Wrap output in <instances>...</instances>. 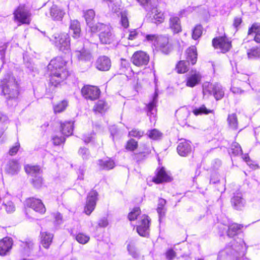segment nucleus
Wrapping results in <instances>:
<instances>
[{
    "instance_id": "obj_1",
    "label": "nucleus",
    "mask_w": 260,
    "mask_h": 260,
    "mask_svg": "<svg viewBox=\"0 0 260 260\" xmlns=\"http://www.w3.org/2000/svg\"><path fill=\"white\" fill-rule=\"evenodd\" d=\"M66 61L62 57H57L52 59L48 65V69L51 76L56 77L58 82L66 79L69 75V72L66 68Z\"/></svg>"
},
{
    "instance_id": "obj_2",
    "label": "nucleus",
    "mask_w": 260,
    "mask_h": 260,
    "mask_svg": "<svg viewBox=\"0 0 260 260\" xmlns=\"http://www.w3.org/2000/svg\"><path fill=\"white\" fill-rule=\"evenodd\" d=\"M100 31L99 38L101 42L104 44H110L115 40V35L112 32L111 26L101 23H96V26L92 27V32Z\"/></svg>"
},
{
    "instance_id": "obj_3",
    "label": "nucleus",
    "mask_w": 260,
    "mask_h": 260,
    "mask_svg": "<svg viewBox=\"0 0 260 260\" xmlns=\"http://www.w3.org/2000/svg\"><path fill=\"white\" fill-rule=\"evenodd\" d=\"M2 92L7 95L6 99L15 100L19 94L18 85L13 77L10 76L9 80L5 79L2 82Z\"/></svg>"
},
{
    "instance_id": "obj_4",
    "label": "nucleus",
    "mask_w": 260,
    "mask_h": 260,
    "mask_svg": "<svg viewBox=\"0 0 260 260\" xmlns=\"http://www.w3.org/2000/svg\"><path fill=\"white\" fill-rule=\"evenodd\" d=\"M186 60H181L176 65V69L178 73H184L188 70L189 62L192 64L196 63L197 59V49L191 46L186 51Z\"/></svg>"
},
{
    "instance_id": "obj_5",
    "label": "nucleus",
    "mask_w": 260,
    "mask_h": 260,
    "mask_svg": "<svg viewBox=\"0 0 260 260\" xmlns=\"http://www.w3.org/2000/svg\"><path fill=\"white\" fill-rule=\"evenodd\" d=\"M51 41L62 51H68L70 48V37L68 34H55Z\"/></svg>"
},
{
    "instance_id": "obj_6",
    "label": "nucleus",
    "mask_w": 260,
    "mask_h": 260,
    "mask_svg": "<svg viewBox=\"0 0 260 260\" xmlns=\"http://www.w3.org/2000/svg\"><path fill=\"white\" fill-rule=\"evenodd\" d=\"M15 20L21 24H29L31 21V13L24 6H20L14 12Z\"/></svg>"
},
{
    "instance_id": "obj_7",
    "label": "nucleus",
    "mask_w": 260,
    "mask_h": 260,
    "mask_svg": "<svg viewBox=\"0 0 260 260\" xmlns=\"http://www.w3.org/2000/svg\"><path fill=\"white\" fill-rule=\"evenodd\" d=\"M98 193L94 190H92L88 193L84 209V212L86 215H90L94 210L98 201Z\"/></svg>"
},
{
    "instance_id": "obj_8",
    "label": "nucleus",
    "mask_w": 260,
    "mask_h": 260,
    "mask_svg": "<svg viewBox=\"0 0 260 260\" xmlns=\"http://www.w3.org/2000/svg\"><path fill=\"white\" fill-rule=\"evenodd\" d=\"M212 45L215 49L219 50L222 53L229 51L232 47L231 42L225 37L213 39Z\"/></svg>"
},
{
    "instance_id": "obj_9",
    "label": "nucleus",
    "mask_w": 260,
    "mask_h": 260,
    "mask_svg": "<svg viewBox=\"0 0 260 260\" xmlns=\"http://www.w3.org/2000/svg\"><path fill=\"white\" fill-rule=\"evenodd\" d=\"M81 94L87 100L92 101L99 98L100 90L96 86L87 85L82 87Z\"/></svg>"
},
{
    "instance_id": "obj_10",
    "label": "nucleus",
    "mask_w": 260,
    "mask_h": 260,
    "mask_svg": "<svg viewBox=\"0 0 260 260\" xmlns=\"http://www.w3.org/2000/svg\"><path fill=\"white\" fill-rule=\"evenodd\" d=\"M150 222V219L148 216L143 215L141 217L137 226V231L139 235L145 237L149 235Z\"/></svg>"
},
{
    "instance_id": "obj_11",
    "label": "nucleus",
    "mask_w": 260,
    "mask_h": 260,
    "mask_svg": "<svg viewBox=\"0 0 260 260\" xmlns=\"http://www.w3.org/2000/svg\"><path fill=\"white\" fill-rule=\"evenodd\" d=\"M158 4V0H150V5L152 6L151 8L149 9L151 12L150 17H151L152 22L155 23H161L164 20V13L157 8Z\"/></svg>"
},
{
    "instance_id": "obj_12",
    "label": "nucleus",
    "mask_w": 260,
    "mask_h": 260,
    "mask_svg": "<svg viewBox=\"0 0 260 260\" xmlns=\"http://www.w3.org/2000/svg\"><path fill=\"white\" fill-rule=\"evenodd\" d=\"M149 61V55L145 52L142 51L136 52L132 57V62L138 67L146 66L148 64Z\"/></svg>"
},
{
    "instance_id": "obj_13",
    "label": "nucleus",
    "mask_w": 260,
    "mask_h": 260,
    "mask_svg": "<svg viewBox=\"0 0 260 260\" xmlns=\"http://www.w3.org/2000/svg\"><path fill=\"white\" fill-rule=\"evenodd\" d=\"M242 244L238 246V248L236 245H232V248H226L225 249L220 251L219 252L218 256V260H231L232 259V254L234 255L235 252H239L243 249V241H242Z\"/></svg>"
},
{
    "instance_id": "obj_14",
    "label": "nucleus",
    "mask_w": 260,
    "mask_h": 260,
    "mask_svg": "<svg viewBox=\"0 0 260 260\" xmlns=\"http://www.w3.org/2000/svg\"><path fill=\"white\" fill-rule=\"evenodd\" d=\"M26 206L32 208L36 212L44 214L46 212V208L41 200L34 198L27 199L25 201Z\"/></svg>"
},
{
    "instance_id": "obj_15",
    "label": "nucleus",
    "mask_w": 260,
    "mask_h": 260,
    "mask_svg": "<svg viewBox=\"0 0 260 260\" xmlns=\"http://www.w3.org/2000/svg\"><path fill=\"white\" fill-rule=\"evenodd\" d=\"M154 46L165 54H168L171 48L169 37L166 36H159L156 43H154Z\"/></svg>"
},
{
    "instance_id": "obj_16",
    "label": "nucleus",
    "mask_w": 260,
    "mask_h": 260,
    "mask_svg": "<svg viewBox=\"0 0 260 260\" xmlns=\"http://www.w3.org/2000/svg\"><path fill=\"white\" fill-rule=\"evenodd\" d=\"M20 169L21 166L19 163L15 159H11L8 161L5 167V172L11 176L18 174Z\"/></svg>"
},
{
    "instance_id": "obj_17",
    "label": "nucleus",
    "mask_w": 260,
    "mask_h": 260,
    "mask_svg": "<svg viewBox=\"0 0 260 260\" xmlns=\"http://www.w3.org/2000/svg\"><path fill=\"white\" fill-rule=\"evenodd\" d=\"M201 78L202 76L199 72L196 70H191L187 75L186 86L190 87L195 86L200 83Z\"/></svg>"
},
{
    "instance_id": "obj_18",
    "label": "nucleus",
    "mask_w": 260,
    "mask_h": 260,
    "mask_svg": "<svg viewBox=\"0 0 260 260\" xmlns=\"http://www.w3.org/2000/svg\"><path fill=\"white\" fill-rule=\"evenodd\" d=\"M208 90L210 94L213 95L216 100L221 99L224 96V92L223 88L218 83L209 84Z\"/></svg>"
},
{
    "instance_id": "obj_19",
    "label": "nucleus",
    "mask_w": 260,
    "mask_h": 260,
    "mask_svg": "<svg viewBox=\"0 0 260 260\" xmlns=\"http://www.w3.org/2000/svg\"><path fill=\"white\" fill-rule=\"evenodd\" d=\"M13 245V240L9 237H5L0 241V255L5 256L10 253Z\"/></svg>"
},
{
    "instance_id": "obj_20",
    "label": "nucleus",
    "mask_w": 260,
    "mask_h": 260,
    "mask_svg": "<svg viewBox=\"0 0 260 260\" xmlns=\"http://www.w3.org/2000/svg\"><path fill=\"white\" fill-rule=\"evenodd\" d=\"M75 56L80 60L84 61H90L93 59L92 55L90 51L84 47L77 48L75 52Z\"/></svg>"
},
{
    "instance_id": "obj_21",
    "label": "nucleus",
    "mask_w": 260,
    "mask_h": 260,
    "mask_svg": "<svg viewBox=\"0 0 260 260\" xmlns=\"http://www.w3.org/2000/svg\"><path fill=\"white\" fill-rule=\"evenodd\" d=\"M65 14L64 11L59 8L56 5H53L49 9V16L47 14L46 15L50 17L53 20H61Z\"/></svg>"
},
{
    "instance_id": "obj_22",
    "label": "nucleus",
    "mask_w": 260,
    "mask_h": 260,
    "mask_svg": "<svg viewBox=\"0 0 260 260\" xmlns=\"http://www.w3.org/2000/svg\"><path fill=\"white\" fill-rule=\"evenodd\" d=\"M171 180V177L166 172L164 167L156 170V176L153 178V182L157 184L169 182Z\"/></svg>"
},
{
    "instance_id": "obj_23",
    "label": "nucleus",
    "mask_w": 260,
    "mask_h": 260,
    "mask_svg": "<svg viewBox=\"0 0 260 260\" xmlns=\"http://www.w3.org/2000/svg\"><path fill=\"white\" fill-rule=\"evenodd\" d=\"M233 207L236 210H241L245 205V201L242 198L241 192H237L234 193L231 199Z\"/></svg>"
},
{
    "instance_id": "obj_24",
    "label": "nucleus",
    "mask_w": 260,
    "mask_h": 260,
    "mask_svg": "<svg viewBox=\"0 0 260 260\" xmlns=\"http://www.w3.org/2000/svg\"><path fill=\"white\" fill-rule=\"evenodd\" d=\"M96 67L101 71L109 70L111 67L110 59L105 56L100 57L96 61Z\"/></svg>"
},
{
    "instance_id": "obj_25",
    "label": "nucleus",
    "mask_w": 260,
    "mask_h": 260,
    "mask_svg": "<svg viewBox=\"0 0 260 260\" xmlns=\"http://www.w3.org/2000/svg\"><path fill=\"white\" fill-rule=\"evenodd\" d=\"M158 93L155 90L154 94L153 99L147 105V115L150 117V120L152 117H155L156 115V106L157 102Z\"/></svg>"
},
{
    "instance_id": "obj_26",
    "label": "nucleus",
    "mask_w": 260,
    "mask_h": 260,
    "mask_svg": "<svg viewBox=\"0 0 260 260\" xmlns=\"http://www.w3.org/2000/svg\"><path fill=\"white\" fill-rule=\"evenodd\" d=\"M248 35L254 36V40L260 43V24L255 23L249 28Z\"/></svg>"
},
{
    "instance_id": "obj_27",
    "label": "nucleus",
    "mask_w": 260,
    "mask_h": 260,
    "mask_svg": "<svg viewBox=\"0 0 260 260\" xmlns=\"http://www.w3.org/2000/svg\"><path fill=\"white\" fill-rule=\"evenodd\" d=\"M178 154L182 156H185L191 151V146L188 141H184L180 142L177 147Z\"/></svg>"
},
{
    "instance_id": "obj_28",
    "label": "nucleus",
    "mask_w": 260,
    "mask_h": 260,
    "mask_svg": "<svg viewBox=\"0 0 260 260\" xmlns=\"http://www.w3.org/2000/svg\"><path fill=\"white\" fill-rule=\"evenodd\" d=\"M69 28L70 32L72 33V37L74 38H78L80 37L81 28L80 23L78 20H71Z\"/></svg>"
},
{
    "instance_id": "obj_29",
    "label": "nucleus",
    "mask_w": 260,
    "mask_h": 260,
    "mask_svg": "<svg viewBox=\"0 0 260 260\" xmlns=\"http://www.w3.org/2000/svg\"><path fill=\"white\" fill-rule=\"evenodd\" d=\"M41 243L42 246L46 249H48L52 242L53 235L47 232H41Z\"/></svg>"
},
{
    "instance_id": "obj_30",
    "label": "nucleus",
    "mask_w": 260,
    "mask_h": 260,
    "mask_svg": "<svg viewBox=\"0 0 260 260\" xmlns=\"http://www.w3.org/2000/svg\"><path fill=\"white\" fill-rule=\"evenodd\" d=\"M84 16L87 25L89 26L91 31L92 32V27L96 26V23L94 24L93 22V20L95 16L94 11L92 9L88 10L84 13Z\"/></svg>"
},
{
    "instance_id": "obj_31",
    "label": "nucleus",
    "mask_w": 260,
    "mask_h": 260,
    "mask_svg": "<svg viewBox=\"0 0 260 260\" xmlns=\"http://www.w3.org/2000/svg\"><path fill=\"white\" fill-rule=\"evenodd\" d=\"M98 165L102 170H109L113 169L115 166V163L110 158L99 159L98 161Z\"/></svg>"
},
{
    "instance_id": "obj_32",
    "label": "nucleus",
    "mask_w": 260,
    "mask_h": 260,
    "mask_svg": "<svg viewBox=\"0 0 260 260\" xmlns=\"http://www.w3.org/2000/svg\"><path fill=\"white\" fill-rule=\"evenodd\" d=\"M170 27L174 33L181 31L180 19L178 17L173 16L170 19Z\"/></svg>"
},
{
    "instance_id": "obj_33",
    "label": "nucleus",
    "mask_w": 260,
    "mask_h": 260,
    "mask_svg": "<svg viewBox=\"0 0 260 260\" xmlns=\"http://www.w3.org/2000/svg\"><path fill=\"white\" fill-rule=\"evenodd\" d=\"M61 130L64 136L67 137L71 136L73 133V122L68 121L61 123Z\"/></svg>"
},
{
    "instance_id": "obj_34",
    "label": "nucleus",
    "mask_w": 260,
    "mask_h": 260,
    "mask_svg": "<svg viewBox=\"0 0 260 260\" xmlns=\"http://www.w3.org/2000/svg\"><path fill=\"white\" fill-rule=\"evenodd\" d=\"M108 109L107 103L103 100H99L93 107V110L96 113H105Z\"/></svg>"
},
{
    "instance_id": "obj_35",
    "label": "nucleus",
    "mask_w": 260,
    "mask_h": 260,
    "mask_svg": "<svg viewBox=\"0 0 260 260\" xmlns=\"http://www.w3.org/2000/svg\"><path fill=\"white\" fill-rule=\"evenodd\" d=\"M26 173L31 177H34L41 174V169L38 166H31L27 165L24 167Z\"/></svg>"
},
{
    "instance_id": "obj_36",
    "label": "nucleus",
    "mask_w": 260,
    "mask_h": 260,
    "mask_svg": "<svg viewBox=\"0 0 260 260\" xmlns=\"http://www.w3.org/2000/svg\"><path fill=\"white\" fill-rule=\"evenodd\" d=\"M166 204V201L162 198H160L158 200L157 212L159 216V220L160 221L162 217H163L166 211V209L165 207Z\"/></svg>"
},
{
    "instance_id": "obj_37",
    "label": "nucleus",
    "mask_w": 260,
    "mask_h": 260,
    "mask_svg": "<svg viewBox=\"0 0 260 260\" xmlns=\"http://www.w3.org/2000/svg\"><path fill=\"white\" fill-rule=\"evenodd\" d=\"M243 226L241 224H238L234 223L229 226V229L227 232V235L229 237H233L236 235L238 231L240 230Z\"/></svg>"
},
{
    "instance_id": "obj_38",
    "label": "nucleus",
    "mask_w": 260,
    "mask_h": 260,
    "mask_svg": "<svg viewBox=\"0 0 260 260\" xmlns=\"http://www.w3.org/2000/svg\"><path fill=\"white\" fill-rule=\"evenodd\" d=\"M247 54L248 58L250 59H256L260 58V47H253L247 50Z\"/></svg>"
},
{
    "instance_id": "obj_39",
    "label": "nucleus",
    "mask_w": 260,
    "mask_h": 260,
    "mask_svg": "<svg viewBox=\"0 0 260 260\" xmlns=\"http://www.w3.org/2000/svg\"><path fill=\"white\" fill-rule=\"evenodd\" d=\"M34 244L32 241H27L26 242H21L20 246L22 248L23 252L26 254L28 253L32 250Z\"/></svg>"
},
{
    "instance_id": "obj_40",
    "label": "nucleus",
    "mask_w": 260,
    "mask_h": 260,
    "mask_svg": "<svg viewBox=\"0 0 260 260\" xmlns=\"http://www.w3.org/2000/svg\"><path fill=\"white\" fill-rule=\"evenodd\" d=\"M227 120L228 124L231 128L233 129H236L238 128V120L235 114H230Z\"/></svg>"
},
{
    "instance_id": "obj_41",
    "label": "nucleus",
    "mask_w": 260,
    "mask_h": 260,
    "mask_svg": "<svg viewBox=\"0 0 260 260\" xmlns=\"http://www.w3.org/2000/svg\"><path fill=\"white\" fill-rule=\"evenodd\" d=\"M242 149L240 145L237 142H234L231 145L229 153L234 156L242 154Z\"/></svg>"
},
{
    "instance_id": "obj_42",
    "label": "nucleus",
    "mask_w": 260,
    "mask_h": 260,
    "mask_svg": "<svg viewBox=\"0 0 260 260\" xmlns=\"http://www.w3.org/2000/svg\"><path fill=\"white\" fill-rule=\"evenodd\" d=\"M212 110L207 109L205 105H202L198 108L193 109L192 112L196 116H198L203 114H208L209 113H212Z\"/></svg>"
},
{
    "instance_id": "obj_43",
    "label": "nucleus",
    "mask_w": 260,
    "mask_h": 260,
    "mask_svg": "<svg viewBox=\"0 0 260 260\" xmlns=\"http://www.w3.org/2000/svg\"><path fill=\"white\" fill-rule=\"evenodd\" d=\"M2 205L8 213H12L15 211V206L12 201L4 203Z\"/></svg>"
},
{
    "instance_id": "obj_44",
    "label": "nucleus",
    "mask_w": 260,
    "mask_h": 260,
    "mask_svg": "<svg viewBox=\"0 0 260 260\" xmlns=\"http://www.w3.org/2000/svg\"><path fill=\"white\" fill-rule=\"evenodd\" d=\"M76 240L80 244H85L88 242L90 237L83 233H79L76 237Z\"/></svg>"
},
{
    "instance_id": "obj_45",
    "label": "nucleus",
    "mask_w": 260,
    "mask_h": 260,
    "mask_svg": "<svg viewBox=\"0 0 260 260\" xmlns=\"http://www.w3.org/2000/svg\"><path fill=\"white\" fill-rule=\"evenodd\" d=\"M162 134L157 129H153L148 132V137L153 140H157L161 137Z\"/></svg>"
},
{
    "instance_id": "obj_46",
    "label": "nucleus",
    "mask_w": 260,
    "mask_h": 260,
    "mask_svg": "<svg viewBox=\"0 0 260 260\" xmlns=\"http://www.w3.org/2000/svg\"><path fill=\"white\" fill-rule=\"evenodd\" d=\"M202 34V27L201 25H197L193 29L192 34V38L194 40L199 38Z\"/></svg>"
},
{
    "instance_id": "obj_47",
    "label": "nucleus",
    "mask_w": 260,
    "mask_h": 260,
    "mask_svg": "<svg viewBox=\"0 0 260 260\" xmlns=\"http://www.w3.org/2000/svg\"><path fill=\"white\" fill-rule=\"evenodd\" d=\"M141 213L140 209L138 207L134 208L133 210L128 214V218L129 220L132 221L137 219L138 215Z\"/></svg>"
},
{
    "instance_id": "obj_48",
    "label": "nucleus",
    "mask_w": 260,
    "mask_h": 260,
    "mask_svg": "<svg viewBox=\"0 0 260 260\" xmlns=\"http://www.w3.org/2000/svg\"><path fill=\"white\" fill-rule=\"evenodd\" d=\"M67 106V102L63 101L54 106V110L55 113H60L62 112Z\"/></svg>"
},
{
    "instance_id": "obj_49",
    "label": "nucleus",
    "mask_w": 260,
    "mask_h": 260,
    "mask_svg": "<svg viewBox=\"0 0 260 260\" xmlns=\"http://www.w3.org/2000/svg\"><path fill=\"white\" fill-rule=\"evenodd\" d=\"M127 13L124 11L121 13V23L124 27L127 28L129 26V22L127 18Z\"/></svg>"
},
{
    "instance_id": "obj_50",
    "label": "nucleus",
    "mask_w": 260,
    "mask_h": 260,
    "mask_svg": "<svg viewBox=\"0 0 260 260\" xmlns=\"http://www.w3.org/2000/svg\"><path fill=\"white\" fill-rule=\"evenodd\" d=\"M78 153L84 159H87L89 157V152L88 149L85 147H80Z\"/></svg>"
},
{
    "instance_id": "obj_51",
    "label": "nucleus",
    "mask_w": 260,
    "mask_h": 260,
    "mask_svg": "<svg viewBox=\"0 0 260 260\" xmlns=\"http://www.w3.org/2000/svg\"><path fill=\"white\" fill-rule=\"evenodd\" d=\"M33 185L36 187H39L42 184V178L41 174L32 179Z\"/></svg>"
},
{
    "instance_id": "obj_52",
    "label": "nucleus",
    "mask_w": 260,
    "mask_h": 260,
    "mask_svg": "<svg viewBox=\"0 0 260 260\" xmlns=\"http://www.w3.org/2000/svg\"><path fill=\"white\" fill-rule=\"evenodd\" d=\"M138 147V143L134 139L129 140L126 144V148L131 151L136 149Z\"/></svg>"
},
{
    "instance_id": "obj_53",
    "label": "nucleus",
    "mask_w": 260,
    "mask_h": 260,
    "mask_svg": "<svg viewBox=\"0 0 260 260\" xmlns=\"http://www.w3.org/2000/svg\"><path fill=\"white\" fill-rule=\"evenodd\" d=\"M144 135V132L138 129H133L129 132V136L140 138Z\"/></svg>"
},
{
    "instance_id": "obj_54",
    "label": "nucleus",
    "mask_w": 260,
    "mask_h": 260,
    "mask_svg": "<svg viewBox=\"0 0 260 260\" xmlns=\"http://www.w3.org/2000/svg\"><path fill=\"white\" fill-rule=\"evenodd\" d=\"M177 114L180 118L185 120L189 115L188 111L186 109H181L177 112Z\"/></svg>"
},
{
    "instance_id": "obj_55",
    "label": "nucleus",
    "mask_w": 260,
    "mask_h": 260,
    "mask_svg": "<svg viewBox=\"0 0 260 260\" xmlns=\"http://www.w3.org/2000/svg\"><path fill=\"white\" fill-rule=\"evenodd\" d=\"M108 6L111 11L114 13H117L120 10V6L117 3H114L112 0L109 4Z\"/></svg>"
},
{
    "instance_id": "obj_56",
    "label": "nucleus",
    "mask_w": 260,
    "mask_h": 260,
    "mask_svg": "<svg viewBox=\"0 0 260 260\" xmlns=\"http://www.w3.org/2000/svg\"><path fill=\"white\" fill-rule=\"evenodd\" d=\"M158 37L154 34L147 35L145 40L152 43L154 45V43L156 44L157 42Z\"/></svg>"
},
{
    "instance_id": "obj_57",
    "label": "nucleus",
    "mask_w": 260,
    "mask_h": 260,
    "mask_svg": "<svg viewBox=\"0 0 260 260\" xmlns=\"http://www.w3.org/2000/svg\"><path fill=\"white\" fill-rule=\"evenodd\" d=\"M52 140L55 145H59L65 141V138L57 135L52 137Z\"/></svg>"
},
{
    "instance_id": "obj_58",
    "label": "nucleus",
    "mask_w": 260,
    "mask_h": 260,
    "mask_svg": "<svg viewBox=\"0 0 260 260\" xmlns=\"http://www.w3.org/2000/svg\"><path fill=\"white\" fill-rule=\"evenodd\" d=\"M139 35V32L138 29H132L129 30V34L128 37V39L130 40H134L137 38Z\"/></svg>"
},
{
    "instance_id": "obj_59",
    "label": "nucleus",
    "mask_w": 260,
    "mask_h": 260,
    "mask_svg": "<svg viewBox=\"0 0 260 260\" xmlns=\"http://www.w3.org/2000/svg\"><path fill=\"white\" fill-rule=\"evenodd\" d=\"M127 250L129 254L134 257L137 258L139 256V254L136 251L135 248L130 245L127 246Z\"/></svg>"
},
{
    "instance_id": "obj_60",
    "label": "nucleus",
    "mask_w": 260,
    "mask_h": 260,
    "mask_svg": "<svg viewBox=\"0 0 260 260\" xmlns=\"http://www.w3.org/2000/svg\"><path fill=\"white\" fill-rule=\"evenodd\" d=\"M138 2H139L140 5L143 6L145 9L147 11H149V9L151 8V6L150 5V0H137Z\"/></svg>"
},
{
    "instance_id": "obj_61",
    "label": "nucleus",
    "mask_w": 260,
    "mask_h": 260,
    "mask_svg": "<svg viewBox=\"0 0 260 260\" xmlns=\"http://www.w3.org/2000/svg\"><path fill=\"white\" fill-rule=\"evenodd\" d=\"M166 257L169 260L174 259L176 256V252L173 249H169L166 253Z\"/></svg>"
},
{
    "instance_id": "obj_62",
    "label": "nucleus",
    "mask_w": 260,
    "mask_h": 260,
    "mask_svg": "<svg viewBox=\"0 0 260 260\" xmlns=\"http://www.w3.org/2000/svg\"><path fill=\"white\" fill-rule=\"evenodd\" d=\"M20 147L19 144H16L15 146L12 147L9 150V154L14 155L16 154Z\"/></svg>"
},
{
    "instance_id": "obj_63",
    "label": "nucleus",
    "mask_w": 260,
    "mask_h": 260,
    "mask_svg": "<svg viewBox=\"0 0 260 260\" xmlns=\"http://www.w3.org/2000/svg\"><path fill=\"white\" fill-rule=\"evenodd\" d=\"M53 216L57 224H60L61 222L62 216L59 213H54L53 214Z\"/></svg>"
},
{
    "instance_id": "obj_64",
    "label": "nucleus",
    "mask_w": 260,
    "mask_h": 260,
    "mask_svg": "<svg viewBox=\"0 0 260 260\" xmlns=\"http://www.w3.org/2000/svg\"><path fill=\"white\" fill-rule=\"evenodd\" d=\"M108 225V220L105 218H103L99 220V225L100 227H106Z\"/></svg>"
}]
</instances>
